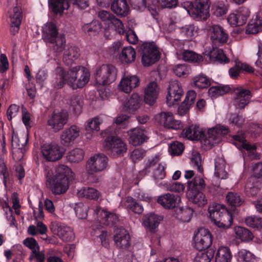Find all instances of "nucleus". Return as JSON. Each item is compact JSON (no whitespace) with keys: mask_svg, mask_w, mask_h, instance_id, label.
<instances>
[{"mask_svg":"<svg viewBox=\"0 0 262 262\" xmlns=\"http://www.w3.org/2000/svg\"><path fill=\"white\" fill-rule=\"evenodd\" d=\"M23 18L20 7L16 6L9 11L10 31L13 34L18 32Z\"/></svg>","mask_w":262,"mask_h":262,"instance_id":"a878e982","label":"nucleus"},{"mask_svg":"<svg viewBox=\"0 0 262 262\" xmlns=\"http://www.w3.org/2000/svg\"><path fill=\"white\" fill-rule=\"evenodd\" d=\"M262 31V18L257 15L253 16L246 28L247 34H256Z\"/></svg>","mask_w":262,"mask_h":262,"instance_id":"c9c22d12","label":"nucleus"},{"mask_svg":"<svg viewBox=\"0 0 262 262\" xmlns=\"http://www.w3.org/2000/svg\"><path fill=\"white\" fill-rule=\"evenodd\" d=\"M191 163L194 168H196L200 172L202 173V158L200 154L196 150H193L190 158Z\"/></svg>","mask_w":262,"mask_h":262,"instance_id":"bf43d9fd","label":"nucleus"},{"mask_svg":"<svg viewBox=\"0 0 262 262\" xmlns=\"http://www.w3.org/2000/svg\"><path fill=\"white\" fill-rule=\"evenodd\" d=\"M180 197L170 193H167L158 196L157 202L165 208H174L180 202Z\"/></svg>","mask_w":262,"mask_h":262,"instance_id":"7c9ffc66","label":"nucleus"},{"mask_svg":"<svg viewBox=\"0 0 262 262\" xmlns=\"http://www.w3.org/2000/svg\"><path fill=\"white\" fill-rule=\"evenodd\" d=\"M176 76L181 77L187 76L190 72V68L186 64H180L175 66L172 69Z\"/></svg>","mask_w":262,"mask_h":262,"instance_id":"13d9d810","label":"nucleus"},{"mask_svg":"<svg viewBox=\"0 0 262 262\" xmlns=\"http://www.w3.org/2000/svg\"><path fill=\"white\" fill-rule=\"evenodd\" d=\"M162 220L163 217L161 216L151 213L144 216L143 224L147 229L154 232Z\"/></svg>","mask_w":262,"mask_h":262,"instance_id":"72a5a7b5","label":"nucleus"},{"mask_svg":"<svg viewBox=\"0 0 262 262\" xmlns=\"http://www.w3.org/2000/svg\"><path fill=\"white\" fill-rule=\"evenodd\" d=\"M192 82L195 87L200 89L207 88L210 85V79L206 75L202 74L194 77Z\"/></svg>","mask_w":262,"mask_h":262,"instance_id":"3c124183","label":"nucleus"},{"mask_svg":"<svg viewBox=\"0 0 262 262\" xmlns=\"http://www.w3.org/2000/svg\"><path fill=\"white\" fill-rule=\"evenodd\" d=\"M82 29L85 33L92 35L99 31L100 26L96 21H92L90 23L84 24L83 26Z\"/></svg>","mask_w":262,"mask_h":262,"instance_id":"0e129e2a","label":"nucleus"},{"mask_svg":"<svg viewBox=\"0 0 262 262\" xmlns=\"http://www.w3.org/2000/svg\"><path fill=\"white\" fill-rule=\"evenodd\" d=\"M53 171L49 167L45 169V176L46 185L53 193L60 194L67 191L69 187V182L64 178H57L53 177Z\"/></svg>","mask_w":262,"mask_h":262,"instance_id":"0eeeda50","label":"nucleus"},{"mask_svg":"<svg viewBox=\"0 0 262 262\" xmlns=\"http://www.w3.org/2000/svg\"><path fill=\"white\" fill-rule=\"evenodd\" d=\"M116 77L117 71L113 66L103 64L97 68L95 78L98 85V91L102 99H106L110 96V93L105 86L114 82Z\"/></svg>","mask_w":262,"mask_h":262,"instance_id":"f03ea898","label":"nucleus"},{"mask_svg":"<svg viewBox=\"0 0 262 262\" xmlns=\"http://www.w3.org/2000/svg\"><path fill=\"white\" fill-rule=\"evenodd\" d=\"M228 128L225 126L217 125L215 127L208 129L207 135L203 134L201 140L202 145L206 148H211L214 144L218 143L222 135L228 133Z\"/></svg>","mask_w":262,"mask_h":262,"instance_id":"1a4fd4ad","label":"nucleus"},{"mask_svg":"<svg viewBox=\"0 0 262 262\" xmlns=\"http://www.w3.org/2000/svg\"><path fill=\"white\" fill-rule=\"evenodd\" d=\"M236 238L243 242H249L253 238V235L248 229L241 226H235L233 229Z\"/></svg>","mask_w":262,"mask_h":262,"instance_id":"c03bdc74","label":"nucleus"},{"mask_svg":"<svg viewBox=\"0 0 262 262\" xmlns=\"http://www.w3.org/2000/svg\"><path fill=\"white\" fill-rule=\"evenodd\" d=\"M111 9L118 16L125 17L129 12V7L126 0H113L111 2Z\"/></svg>","mask_w":262,"mask_h":262,"instance_id":"473e14b6","label":"nucleus"},{"mask_svg":"<svg viewBox=\"0 0 262 262\" xmlns=\"http://www.w3.org/2000/svg\"><path fill=\"white\" fill-rule=\"evenodd\" d=\"M27 142V139L26 138H20L16 135H12V146L13 154L16 157L17 152L20 151V155L16 158L17 160H20L23 158Z\"/></svg>","mask_w":262,"mask_h":262,"instance_id":"2f4dec72","label":"nucleus"},{"mask_svg":"<svg viewBox=\"0 0 262 262\" xmlns=\"http://www.w3.org/2000/svg\"><path fill=\"white\" fill-rule=\"evenodd\" d=\"M55 72L56 77L53 81V85L57 89L62 88L66 83L73 89L83 88L88 83L90 77L88 69L80 66L72 67L67 71L58 67Z\"/></svg>","mask_w":262,"mask_h":262,"instance_id":"f257e3e1","label":"nucleus"},{"mask_svg":"<svg viewBox=\"0 0 262 262\" xmlns=\"http://www.w3.org/2000/svg\"><path fill=\"white\" fill-rule=\"evenodd\" d=\"M211 221L217 227L223 229L229 228L232 224V213L220 204L212 203L208 207Z\"/></svg>","mask_w":262,"mask_h":262,"instance_id":"7ed1b4c3","label":"nucleus"},{"mask_svg":"<svg viewBox=\"0 0 262 262\" xmlns=\"http://www.w3.org/2000/svg\"><path fill=\"white\" fill-rule=\"evenodd\" d=\"M210 39L212 43L220 46L227 42L228 35L224 28L219 25H212L208 29Z\"/></svg>","mask_w":262,"mask_h":262,"instance_id":"dca6fc26","label":"nucleus"},{"mask_svg":"<svg viewBox=\"0 0 262 262\" xmlns=\"http://www.w3.org/2000/svg\"><path fill=\"white\" fill-rule=\"evenodd\" d=\"M262 192V179L251 177L245 186V192L249 196H254Z\"/></svg>","mask_w":262,"mask_h":262,"instance_id":"cd10ccee","label":"nucleus"},{"mask_svg":"<svg viewBox=\"0 0 262 262\" xmlns=\"http://www.w3.org/2000/svg\"><path fill=\"white\" fill-rule=\"evenodd\" d=\"M79 56V49L75 47H71L65 51L63 55V61L66 64L70 66L77 59Z\"/></svg>","mask_w":262,"mask_h":262,"instance_id":"79ce46f5","label":"nucleus"},{"mask_svg":"<svg viewBox=\"0 0 262 262\" xmlns=\"http://www.w3.org/2000/svg\"><path fill=\"white\" fill-rule=\"evenodd\" d=\"M77 195L81 198L97 200L99 198L100 193L94 188L84 187L78 191Z\"/></svg>","mask_w":262,"mask_h":262,"instance_id":"8fccbe9b","label":"nucleus"},{"mask_svg":"<svg viewBox=\"0 0 262 262\" xmlns=\"http://www.w3.org/2000/svg\"><path fill=\"white\" fill-rule=\"evenodd\" d=\"M136 53L134 49L128 46L124 48L119 56V59L123 63H130L135 60Z\"/></svg>","mask_w":262,"mask_h":262,"instance_id":"a19ab883","label":"nucleus"},{"mask_svg":"<svg viewBox=\"0 0 262 262\" xmlns=\"http://www.w3.org/2000/svg\"><path fill=\"white\" fill-rule=\"evenodd\" d=\"M233 105L236 109H243L247 105L251 100V92L242 87L236 88L234 90Z\"/></svg>","mask_w":262,"mask_h":262,"instance_id":"ddd939ff","label":"nucleus"},{"mask_svg":"<svg viewBox=\"0 0 262 262\" xmlns=\"http://www.w3.org/2000/svg\"><path fill=\"white\" fill-rule=\"evenodd\" d=\"M141 99L140 96L136 93L133 94L130 98L124 102V107L129 112H134L138 110L141 104Z\"/></svg>","mask_w":262,"mask_h":262,"instance_id":"37998d69","label":"nucleus"},{"mask_svg":"<svg viewBox=\"0 0 262 262\" xmlns=\"http://www.w3.org/2000/svg\"><path fill=\"white\" fill-rule=\"evenodd\" d=\"M246 225L250 227L257 229H262V217L258 215H251L245 220Z\"/></svg>","mask_w":262,"mask_h":262,"instance_id":"5fc2aeb1","label":"nucleus"},{"mask_svg":"<svg viewBox=\"0 0 262 262\" xmlns=\"http://www.w3.org/2000/svg\"><path fill=\"white\" fill-rule=\"evenodd\" d=\"M47 231V227L40 221L36 222V227L34 225H31L28 228V234L32 236L36 235L38 232L40 234H44Z\"/></svg>","mask_w":262,"mask_h":262,"instance_id":"864d4df0","label":"nucleus"},{"mask_svg":"<svg viewBox=\"0 0 262 262\" xmlns=\"http://www.w3.org/2000/svg\"><path fill=\"white\" fill-rule=\"evenodd\" d=\"M214 176L220 179H226L228 178V173L226 169V162L221 157H217L215 159Z\"/></svg>","mask_w":262,"mask_h":262,"instance_id":"f704fd0d","label":"nucleus"},{"mask_svg":"<svg viewBox=\"0 0 262 262\" xmlns=\"http://www.w3.org/2000/svg\"><path fill=\"white\" fill-rule=\"evenodd\" d=\"M232 254L230 249L226 246L219 248L215 255V262H230Z\"/></svg>","mask_w":262,"mask_h":262,"instance_id":"a18cd8bd","label":"nucleus"},{"mask_svg":"<svg viewBox=\"0 0 262 262\" xmlns=\"http://www.w3.org/2000/svg\"><path fill=\"white\" fill-rule=\"evenodd\" d=\"M49 8L55 14H61L69 6V0H48Z\"/></svg>","mask_w":262,"mask_h":262,"instance_id":"ea45409f","label":"nucleus"},{"mask_svg":"<svg viewBox=\"0 0 262 262\" xmlns=\"http://www.w3.org/2000/svg\"><path fill=\"white\" fill-rule=\"evenodd\" d=\"M108 167V159L103 154H96L90 157L85 163L86 172L90 174L101 172Z\"/></svg>","mask_w":262,"mask_h":262,"instance_id":"6e6552de","label":"nucleus"},{"mask_svg":"<svg viewBox=\"0 0 262 262\" xmlns=\"http://www.w3.org/2000/svg\"><path fill=\"white\" fill-rule=\"evenodd\" d=\"M159 92L160 88L157 82H149L144 89L145 102L149 105H153L158 99Z\"/></svg>","mask_w":262,"mask_h":262,"instance_id":"bb28decb","label":"nucleus"},{"mask_svg":"<svg viewBox=\"0 0 262 262\" xmlns=\"http://www.w3.org/2000/svg\"><path fill=\"white\" fill-rule=\"evenodd\" d=\"M70 107L76 114L80 113L81 110V103L80 98L79 96H74L71 97L68 102Z\"/></svg>","mask_w":262,"mask_h":262,"instance_id":"69168bd1","label":"nucleus"},{"mask_svg":"<svg viewBox=\"0 0 262 262\" xmlns=\"http://www.w3.org/2000/svg\"><path fill=\"white\" fill-rule=\"evenodd\" d=\"M213 256V253L209 251H199L194 258L193 262H210Z\"/></svg>","mask_w":262,"mask_h":262,"instance_id":"4d7b16f0","label":"nucleus"},{"mask_svg":"<svg viewBox=\"0 0 262 262\" xmlns=\"http://www.w3.org/2000/svg\"><path fill=\"white\" fill-rule=\"evenodd\" d=\"M98 16L108 27H110V24L115 17L111 12L105 10L100 11L98 13Z\"/></svg>","mask_w":262,"mask_h":262,"instance_id":"338daca9","label":"nucleus"},{"mask_svg":"<svg viewBox=\"0 0 262 262\" xmlns=\"http://www.w3.org/2000/svg\"><path fill=\"white\" fill-rule=\"evenodd\" d=\"M68 118L69 114L66 111L54 112L48 121V125L54 132H57L63 128Z\"/></svg>","mask_w":262,"mask_h":262,"instance_id":"2eb2a0df","label":"nucleus"},{"mask_svg":"<svg viewBox=\"0 0 262 262\" xmlns=\"http://www.w3.org/2000/svg\"><path fill=\"white\" fill-rule=\"evenodd\" d=\"M228 85H216L211 87L208 91L209 95L212 97H216L223 95L230 91Z\"/></svg>","mask_w":262,"mask_h":262,"instance_id":"603ef678","label":"nucleus"},{"mask_svg":"<svg viewBox=\"0 0 262 262\" xmlns=\"http://www.w3.org/2000/svg\"><path fill=\"white\" fill-rule=\"evenodd\" d=\"M129 143L134 146H139L148 139L147 132L141 127H135L127 132Z\"/></svg>","mask_w":262,"mask_h":262,"instance_id":"5701e85b","label":"nucleus"},{"mask_svg":"<svg viewBox=\"0 0 262 262\" xmlns=\"http://www.w3.org/2000/svg\"><path fill=\"white\" fill-rule=\"evenodd\" d=\"M51 229L63 241L70 242L74 238L73 229L63 223L57 222H52Z\"/></svg>","mask_w":262,"mask_h":262,"instance_id":"f3484780","label":"nucleus"},{"mask_svg":"<svg viewBox=\"0 0 262 262\" xmlns=\"http://www.w3.org/2000/svg\"><path fill=\"white\" fill-rule=\"evenodd\" d=\"M139 79L135 75H124L118 87L120 90L125 93H129L139 84Z\"/></svg>","mask_w":262,"mask_h":262,"instance_id":"b1692460","label":"nucleus"},{"mask_svg":"<svg viewBox=\"0 0 262 262\" xmlns=\"http://www.w3.org/2000/svg\"><path fill=\"white\" fill-rule=\"evenodd\" d=\"M84 156V151L80 148H75L69 151L67 155V159L70 163H78L81 161Z\"/></svg>","mask_w":262,"mask_h":262,"instance_id":"09e8293b","label":"nucleus"},{"mask_svg":"<svg viewBox=\"0 0 262 262\" xmlns=\"http://www.w3.org/2000/svg\"><path fill=\"white\" fill-rule=\"evenodd\" d=\"M80 127L76 125H72L64 129L60 135V142L62 145L69 147L72 145L79 137Z\"/></svg>","mask_w":262,"mask_h":262,"instance_id":"4468645a","label":"nucleus"},{"mask_svg":"<svg viewBox=\"0 0 262 262\" xmlns=\"http://www.w3.org/2000/svg\"><path fill=\"white\" fill-rule=\"evenodd\" d=\"M102 122V119L98 117H95L87 120L84 125V136L88 140H91L94 137L95 132L100 130V125Z\"/></svg>","mask_w":262,"mask_h":262,"instance_id":"c85d7f7f","label":"nucleus"},{"mask_svg":"<svg viewBox=\"0 0 262 262\" xmlns=\"http://www.w3.org/2000/svg\"><path fill=\"white\" fill-rule=\"evenodd\" d=\"M156 121L165 127L178 129L182 127L181 123L173 118L172 113L170 112H161L155 117Z\"/></svg>","mask_w":262,"mask_h":262,"instance_id":"4be33fe9","label":"nucleus"},{"mask_svg":"<svg viewBox=\"0 0 262 262\" xmlns=\"http://www.w3.org/2000/svg\"><path fill=\"white\" fill-rule=\"evenodd\" d=\"M41 152L47 160L55 161L62 157L65 150L58 144L52 143L42 145L41 147Z\"/></svg>","mask_w":262,"mask_h":262,"instance_id":"9b49d317","label":"nucleus"},{"mask_svg":"<svg viewBox=\"0 0 262 262\" xmlns=\"http://www.w3.org/2000/svg\"><path fill=\"white\" fill-rule=\"evenodd\" d=\"M94 216L97 221L103 225H108L110 223H114L117 220V216L115 214L108 212L98 207L94 210Z\"/></svg>","mask_w":262,"mask_h":262,"instance_id":"c756f323","label":"nucleus"},{"mask_svg":"<svg viewBox=\"0 0 262 262\" xmlns=\"http://www.w3.org/2000/svg\"><path fill=\"white\" fill-rule=\"evenodd\" d=\"M233 138L234 141L233 144L240 149H245L247 151L248 156L250 159H256L259 158V155L256 151V145L247 142L243 134L235 135Z\"/></svg>","mask_w":262,"mask_h":262,"instance_id":"6ab92c4d","label":"nucleus"},{"mask_svg":"<svg viewBox=\"0 0 262 262\" xmlns=\"http://www.w3.org/2000/svg\"><path fill=\"white\" fill-rule=\"evenodd\" d=\"M44 38L46 41L54 43V49L57 53H60L64 49L66 40L64 38L59 35L56 25L53 22H48L42 27Z\"/></svg>","mask_w":262,"mask_h":262,"instance_id":"39448f33","label":"nucleus"},{"mask_svg":"<svg viewBox=\"0 0 262 262\" xmlns=\"http://www.w3.org/2000/svg\"><path fill=\"white\" fill-rule=\"evenodd\" d=\"M227 203L231 206H239L243 202V199L240 195L235 192H229L226 195Z\"/></svg>","mask_w":262,"mask_h":262,"instance_id":"6e6d98bb","label":"nucleus"},{"mask_svg":"<svg viewBox=\"0 0 262 262\" xmlns=\"http://www.w3.org/2000/svg\"><path fill=\"white\" fill-rule=\"evenodd\" d=\"M198 27L193 24L186 25L179 28L180 35L187 39H191L198 35Z\"/></svg>","mask_w":262,"mask_h":262,"instance_id":"49530a36","label":"nucleus"},{"mask_svg":"<svg viewBox=\"0 0 262 262\" xmlns=\"http://www.w3.org/2000/svg\"><path fill=\"white\" fill-rule=\"evenodd\" d=\"M186 137L191 140H202L204 132L202 128L196 125H191L185 130Z\"/></svg>","mask_w":262,"mask_h":262,"instance_id":"58836bf2","label":"nucleus"},{"mask_svg":"<svg viewBox=\"0 0 262 262\" xmlns=\"http://www.w3.org/2000/svg\"><path fill=\"white\" fill-rule=\"evenodd\" d=\"M73 172L70 167L64 164L58 165L53 172V177L57 178H64L66 181L69 182V179L73 177Z\"/></svg>","mask_w":262,"mask_h":262,"instance_id":"4c0bfd02","label":"nucleus"},{"mask_svg":"<svg viewBox=\"0 0 262 262\" xmlns=\"http://www.w3.org/2000/svg\"><path fill=\"white\" fill-rule=\"evenodd\" d=\"M142 59L144 66L148 67L157 61L160 58V52L154 42H146L141 48Z\"/></svg>","mask_w":262,"mask_h":262,"instance_id":"9d476101","label":"nucleus"},{"mask_svg":"<svg viewBox=\"0 0 262 262\" xmlns=\"http://www.w3.org/2000/svg\"><path fill=\"white\" fill-rule=\"evenodd\" d=\"M250 15V11L246 8H241L238 10L231 13L227 17L228 23L232 27L242 26L245 24Z\"/></svg>","mask_w":262,"mask_h":262,"instance_id":"aec40b11","label":"nucleus"},{"mask_svg":"<svg viewBox=\"0 0 262 262\" xmlns=\"http://www.w3.org/2000/svg\"><path fill=\"white\" fill-rule=\"evenodd\" d=\"M239 259L246 262H253L256 260V257L254 254L246 249H241L237 252Z\"/></svg>","mask_w":262,"mask_h":262,"instance_id":"e2e57ef3","label":"nucleus"},{"mask_svg":"<svg viewBox=\"0 0 262 262\" xmlns=\"http://www.w3.org/2000/svg\"><path fill=\"white\" fill-rule=\"evenodd\" d=\"M88 209V206L81 202L76 203L74 208L76 215L78 218L81 219H85L87 217Z\"/></svg>","mask_w":262,"mask_h":262,"instance_id":"052dcab7","label":"nucleus"},{"mask_svg":"<svg viewBox=\"0 0 262 262\" xmlns=\"http://www.w3.org/2000/svg\"><path fill=\"white\" fill-rule=\"evenodd\" d=\"M183 92L181 85L178 81L172 80L169 83L166 102L168 106H172L179 101Z\"/></svg>","mask_w":262,"mask_h":262,"instance_id":"a211bd4d","label":"nucleus"},{"mask_svg":"<svg viewBox=\"0 0 262 262\" xmlns=\"http://www.w3.org/2000/svg\"><path fill=\"white\" fill-rule=\"evenodd\" d=\"M114 241L119 248L125 249L130 245V236L124 228H117L114 231Z\"/></svg>","mask_w":262,"mask_h":262,"instance_id":"393cba45","label":"nucleus"},{"mask_svg":"<svg viewBox=\"0 0 262 262\" xmlns=\"http://www.w3.org/2000/svg\"><path fill=\"white\" fill-rule=\"evenodd\" d=\"M205 55L213 62L218 61L221 63H227L229 62L228 59L221 49L213 48L210 51H206Z\"/></svg>","mask_w":262,"mask_h":262,"instance_id":"e433bc0d","label":"nucleus"},{"mask_svg":"<svg viewBox=\"0 0 262 262\" xmlns=\"http://www.w3.org/2000/svg\"><path fill=\"white\" fill-rule=\"evenodd\" d=\"M213 9L214 14L217 17H220L227 13L229 5L223 2H219L214 5Z\"/></svg>","mask_w":262,"mask_h":262,"instance_id":"680f3d73","label":"nucleus"},{"mask_svg":"<svg viewBox=\"0 0 262 262\" xmlns=\"http://www.w3.org/2000/svg\"><path fill=\"white\" fill-rule=\"evenodd\" d=\"M212 238L208 229L201 228L194 237V246L200 251L208 248L212 244Z\"/></svg>","mask_w":262,"mask_h":262,"instance_id":"f8f14e48","label":"nucleus"},{"mask_svg":"<svg viewBox=\"0 0 262 262\" xmlns=\"http://www.w3.org/2000/svg\"><path fill=\"white\" fill-rule=\"evenodd\" d=\"M209 0H195L193 4L192 17L197 19H205L209 15Z\"/></svg>","mask_w":262,"mask_h":262,"instance_id":"412c9836","label":"nucleus"},{"mask_svg":"<svg viewBox=\"0 0 262 262\" xmlns=\"http://www.w3.org/2000/svg\"><path fill=\"white\" fill-rule=\"evenodd\" d=\"M204 179L200 176L187 182V196L190 202L198 206H204L207 204L205 195L201 191L205 187Z\"/></svg>","mask_w":262,"mask_h":262,"instance_id":"20e7f679","label":"nucleus"},{"mask_svg":"<svg viewBox=\"0 0 262 262\" xmlns=\"http://www.w3.org/2000/svg\"><path fill=\"white\" fill-rule=\"evenodd\" d=\"M116 132H113L111 127L101 133V136L105 137V147L110 150L114 156H121L127 151L126 144L120 139L115 136Z\"/></svg>","mask_w":262,"mask_h":262,"instance_id":"423d86ee","label":"nucleus"},{"mask_svg":"<svg viewBox=\"0 0 262 262\" xmlns=\"http://www.w3.org/2000/svg\"><path fill=\"white\" fill-rule=\"evenodd\" d=\"M177 54L179 55V53L177 52ZM178 57L185 61L195 63H200L203 60V57L201 55L190 50L184 51L182 54L180 53Z\"/></svg>","mask_w":262,"mask_h":262,"instance_id":"de8ad7c7","label":"nucleus"},{"mask_svg":"<svg viewBox=\"0 0 262 262\" xmlns=\"http://www.w3.org/2000/svg\"><path fill=\"white\" fill-rule=\"evenodd\" d=\"M184 150L183 144L179 142H174L169 147V152L172 156L181 155Z\"/></svg>","mask_w":262,"mask_h":262,"instance_id":"774afa93","label":"nucleus"}]
</instances>
